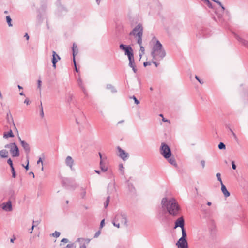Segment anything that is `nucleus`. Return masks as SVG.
I'll use <instances>...</instances> for the list:
<instances>
[{
  "mask_svg": "<svg viewBox=\"0 0 248 248\" xmlns=\"http://www.w3.org/2000/svg\"><path fill=\"white\" fill-rule=\"evenodd\" d=\"M212 0L216 2L218 5H221V2L219 1H218V0Z\"/></svg>",
  "mask_w": 248,
  "mask_h": 248,
  "instance_id": "864d4df0",
  "label": "nucleus"
},
{
  "mask_svg": "<svg viewBox=\"0 0 248 248\" xmlns=\"http://www.w3.org/2000/svg\"><path fill=\"white\" fill-rule=\"evenodd\" d=\"M7 163H8V164H9V165L10 166V167L13 166L12 161V160H11L10 158H9V159H8V160H7Z\"/></svg>",
  "mask_w": 248,
  "mask_h": 248,
  "instance_id": "4c0bfd02",
  "label": "nucleus"
},
{
  "mask_svg": "<svg viewBox=\"0 0 248 248\" xmlns=\"http://www.w3.org/2000/svg\"><path fill=\"white\" fill-rule=\"evenodd\" d=\"M186 233L184 228L182 229V237L179 239L176 245L178 248H188V243L186 240Z\"/></svg>",
  "mask_w": 248,
  "mask_h": 248,
  "instance_id": "39448f33",
  "label": "nucleus"
},
{
  "mask_svg": "<svg viewBox=\"0 0 248 248\" xmlns=\"http://www.w3.org/2000/svg\"><path fill=\"white\" fill-rule=\"evenodd\" d=\"M12 177L13 178H15L16 177V172H12Z\"/></svg>",
  "mask_w": 248,
  "mask_h": 248,
  "instance_id": "bf43d9fd",
  "label": "nucleus"
},
{
  "mask_svg": "<svg viewBox=\"0 0 248 248\" xmlns=\"http://www.w3.org/2000/svg\"><path fill=\"white\" fill-rule=\"evenodd\" d=\"M120 48L124 51L125 55L129 57H131V55H133V51L132 47L130 46H126L124 44H121L120 45Z\"/></svg>",
  "mask_w": 248,
  "mask_h": 248,
  "instance_id": "6e6552de",
  "label": "nucleus"
},
{
  "mask_svg": "<svg viewBox=\"0 0 248 248\" xmlns=\"http://www.w3.org/2000/svg\"><path fill=\"white\" fill-rule=\"evenodd\" d=\"M216 177L217 178V180L220 182L221 184L223 183L221 178V174L219 173H217L216 174Z\"/></svg>",
  "mask_w": 248,
  "mask_h": 248,
  "instance_id": "2f4dec72",
  "label": "nucleus"
},
{
  "mask_svg": "<svg viewBox=\"0 0 248 248\" xmlns=\"http://www.w3.org/2000/svg\"><path fill=\"white\" fill-rule=\"evenodd\" d=\"M128 60L129 61V66L132 68L133 72L136 73L137 71V69L135 63L134 55H131V57H129Z\"/></svg>",
  "mask_w": 248,
  "mask_h": 248,
  "instance_id": "f8f14e48",
  "label": "nucleus"
},
{
  "mask_svg": "<svg viewBox=\"0 0 248 248\" xmlns=\"http://www.w3.org/2000/svg\"><path fill=\"white\" fill-rule=\"evenodd\" d=\"M14 137V135L13 133L12 130L10 129L8 132H4L3 134V137L7 139L9 137L13 138Z\"/></svg>",
  "mask_w": 248,
  "mask_h": 248,
  "instance_id": "aec40b11",
  "label": "nucleus"
},
{
  "mask_svg": "<svg viewBox=\"0 0 248 248\" xmlns=\"http://www.w3.org/2000/svg\"><path fill=\"white\" fill-rule=\"evenodd\" d=\"M99 156H100V160L101 159H102V155L100 153H99Z\"/></svg>",
  "mask_w": 248,
  "mask_h": 248,
  "instance_id": "0e129e2a",
  "label": "nucleus"
},
{
  "mask_svg": "<svg viewBox=\"0 0 248 248\" xmlns=\"http://www.w3.org/2000/svg\"><path fill=\"white\" fill-rule=\"evenodd\" d=\"M101 0H96L97 3L99 5L100 2Z\"/></svg>",
  "mask_w": 248,
  "mask_h": 248,
  "instance_id": "69168bd1",
  "label": "nucleus"
},
{
  "mask_svg": "<svg viewBox=\"0 0 248 248\" xmlns=\"http://www.w3.org/2000/svg\"><path fill=\"white\" fill-rule=\"evenodd\" d=\"M221 191H222V193H223L224 196L225 197H229L230 196V194L228 191L225 186L223 183L221 184Z\"/></svg>",
  "mask_w": 248,
  "mask_h": 248,
  "instance_id": "6ab92c4d",
  "label": "nucleus"
},
{
  "mask_svg": "<svg viewBox=\"0 0 248 248\" xmlns=\"http://www.w3.org/2000/svg\"><path fill=\"white\" fill-rule=\"evenodd\" d=\"M110 197L109 196L107 197L106 202L104 203V207L105 208H107L108 207V205L109 201H110Z\"/></svg>",
  "mask_w": 248,
  "mask_h": 248,
  "instance_id": "cd10ccee",
  "label": "nucleus"
},
{
  "mask_svg": "<svg viewBox=\"0 0 248 248\" xmlns=\"http://www.w3.org/2000/svg\"><path fill=\"white\" fill-rule=\"evenodd\" d=\"M70 181V180L68 179H64L62 180V184L63 185H66L67 183H69V182Z\"/></svg>",
  "mask_w": 248,
  "mask_h": 248,
  "instance_id": "e433bc0d",
  "label": "nucleus"
},
{
  "mask_svg": "<svg viewBox=\"0 0 248 248\" xmlns=\"http://www.w3.org/2000/svg\"><path fill=\"white\" fill-rule=\"evenodd\" d=\"M131 99H133L134 100V102L137 105H138L140 103V101L136 98V97L135 96H132L130 97Z\"/></svg>",
  "mask_w": 248,
  "mask_h": 248,
  "instance_id": "7c9ffc66",
  "label": "nucleus"
},
{
  "mask_svg": "<svg viewBox=\"0 0 248 248\" xmlns=\"http://www.w3.org/2000/svg\"><path fill=\"white\" fill-rule=\"evenodd\" d=\"M72 51H73V62L75 64V55L78 54V48L77 45L76 43H74L73 44V47H72Z\"/></svg>",
  "mask_w": 248,
  "mask_h": 248,
  "instance_id": "a211bd4d",
  "label": "nucleus"
},
{
  "mask_svg": "<svg viewBox=\"0 0 248 248\" xmlns=\"http://www.w3.org/2000/svg\"><path fill=\"white\" fill-rule=\"evenodd\" d=\"M152 41H155L156 43L153 46L151 55L154 60L161 61L165 57L166 52L163 47L162 45L156 37H154Z\"/></svg>",
  "mask_w": 248,
  "mask_h": 248,
  "instance_id": "f03ea898",
  "label": "nucleus"
},
{
  "mask_svg": "<svg viewBox=\"0 0 248 248\" xmlns=\"http://www.w3.org/2000/svg\"><path fill=\"white\" fill-rule=\"evenodd\" d=\"M195 78L201 84H202L203 83V81L201 80L197 76H195Z\"/></svg>",
  "mask_w": 248,
  "mask_h": 248,
  "instance_id": "58836bf2",
  "label": "nucleus"
},
{
  "mask_svg": "<svg viewBox=\"0 0 248 248\" xmlns=\"http://www.w3.org/2000/svg\"><path fill=\"white\" fill-rule=\"evenodd\" d=\"M74 246V244H68L67 246H66V247L67 248H73Z\"/></svg>",
  "mask_w": 248,
  "mask_h": 248,
  "instance_id": "79ce46f5",
  "label": "nucleus"
},
{
  "mask_svg": "<svg viewBox=\"0 0 248 248\" xmlns=\"http://www.w3.org/2000/svg\"><path fill=\"white\" fill-rule=\"evenodd\" d=\"M106 88L108 90H111V92L113 93H115L117 92V90L111 84H107Z\"/></svg>",
  "mask_w": 248,
  "mask_h": 248,
  "instance_id": "5701e85b",
  "label": "nucleus"
},
{
  "mask_svg": "<svg viewBox=\"0 0 248 248\" xmlns=\"http://www.w3.org/2000/svg\"><path fill=\"white\" fill-rule=\"evenodd\" d=\"M16 238L15 237H13L10 239V242L11 243H14L15 240H16Z\"/></svg>",
  "mask_w": 248,
  "mask_h": 248,
  "instance_id": "5fc2aeb1",
  "label": "nucleus"
},
{
  "mask_svg": "<svg viewBox=\"0 0 248 248\" xmlns=\"http://www.w3.org/2000/svg\"><path fill=\"white\" fill-rule=\"evenodd\" d=\"M19 140L26 153L27 154H29L30 152V147L29 144L26 141L22 140L20 137H19Z\"/></svg>",
  "mask_w": 248,
  "mask_h": 248,
  "instance_id": "9d476101",
  "label": "nucleus"
},
{
  "mask_svg": "<svg viewBox=\"0 0 248 248\" xmlns=\"http://www.w3.org/2000/svg\"><path fill=\"white\" fill-rule=\"evenodd\" d=\"M6 18V21H7L8 24V26L9 27H12L13 26V25H12V24L11 23L12 19H11L10 16H7Z\"/></svg>",
  "mask_w": 248,
  "mask_h": 248,
  "instance_id": "bb28decb",
  "label": "nucleus"
},
{
  "mask_svg": "<svg viewBox=\"0 0 248 248\" xmlns=\"http://www.w3.org/2000/svg\"><path fill=\"white\" fill-rule=\"evenodd\" d=\"M78 82L79 86H80L81 88H83L82 87V82L80 78H79L78 79Z\"/></svg>",
  "mask_w": 248,
  "mask_h": 248,
  "instance_id": "c9c22d12",
  "label": "nucleus"
},
{
  "mask_svg": "<svg viewBox=\"0 0 248 248\" xmlns=\"http://www.w3.org/2000/svg\"><path fill=\"white\" fill-rule=\"evenodd\" d=\"M60 235V232H59L55 231L54 233L52 234V236L55 237H58Z\"/></svg>",
  "mask_w": 248,
  "mask_h": 248,
  "instance_id": "72a5a7b5",
  "label": "nucleus"
},
{
  "mask_svg": "<svg viewBox=\"0 0 248 248\" xmlns=\"http://www.w3.org/2000/svg\"><path fill=\"white\" fill-rule=\"evenodd\" d=\"M42 81L40 79H38L37 81V87L40 90H41V86Z\"/></svg>",
  "mask_w": 248,
  "mask_h": 248,
  "instance_id": "f704fd0d",
  "label": "nucleus"
},
{
  "mask_svg": "<svg viewBox=\"0 0 248 248\" xmlns=\"http://www.w3.org/2000/svg\"><path fill=\"white\" fill-rule=\"evenodd\" d=\"M226 148L225 145L223 142H220L218 145V148L219 149H225Z\"/></svg>",
  "mask_w": 248,
  "mask_h": 248,
  "instance_id": "c756f323",
  "label": "nucleus"
},
{
  "mask_svg": "<svg viewBox=\"0 0 248 248\" xmlns=\"http://www.w3.org/2000/svg\"><path fill=\"white\" fill-rule=\"evenodd\" d=\"M117 150L119 152V156L123 160H125L128 157V153H126L124 150H123L119 146L117 147Z\"/></svg>",
  "mask_w": 248,
  "mask_h": 248,
  "instance_id": "9b49d317",
  "label": "nucleus"
},
{
  "mask_svg": "<svg viewBox=\"0 0 248 248\" xmlns=\"http://www.w3.org/2000/svg\"><path fill=\"white\" fill-rule=\"evenodd\" d=\"M95 172L98 174H100V171L97 170H95Z\"/></svg>",
  "mask_w": 248,
  "mask_h": 248,
  "instance_id": "774afa93",
  "label": "nucleus"
},
{
  "mask_svg": "<svg viewBox=\"0 0 248 248\" xmlns=\"http://www.w3.org/2000/svg\"><path fill=\"white\" fill-rule=\"evenodd\" d=\"M220 7L222 8V10L224 11L225 10V8L223 5L221 3V5H219Z\"/></svg>",
  "mask_w": 248,
  "mask_h": 248,
  "instance_id": "052dcab7",
  "label": "nucleus"
},
{
  "mask_svg": "<svg viewBox=\"0 0 248 248\" xmlns=\"http://www.w3.org/2000/svg\"><path fill=\"white\" fill-rule=\"evenodd\" d=\"M127 217L125 214L120 213L116 215L113 220V224L117 228H120V224L127 225Z\"/></svg>",
  "mask_w": 248,
  "mask_h": 248,
  "instance_id": "20e7f679",
  "label": "nucleus"
},
{
  "mask_svg": "<svg viewBox=\"0 0 248 248\" xmlns=\"http://www.w3.org/2000/svg\"><path fill=\"white\" fill-rule=\"evenodd\" d=\"M35 227V224H34V225H32V227L31 228V231L30 232V233H31L32 232V231H33V229H34V228Z\"/></svg>",
  "mask_w": 248,
  "mask_h": 248,
  "instance_id": "4d7b16f0",
  "label": "nucleus"
},
{
  "mask_svg": "<svg viewBox=\"0 0 248 248\" xmlns=\"http://www.w3.org/2000/svg\"><path fill=\"white\" fill-rule=\"evenodd\" d=\"M100 232L99 231H97V232H96V233H95V235H94V237H97L99 236V235H100Z\"/></svg>",
  "mask_w": 248,
  "mask_h": 248,
  "instance_id": "c03bdc74",
  "label": "nucleus"
},
{
  "mask_svg": "<svg viewBox=\"0 0 248 248\" xmlns=\"http://www.w3.org/2000/svg\"><path fill=\"white\" fill-rule=\"evenodd\" d=\"M77 241L79 243V248H86V246L83 242L84 239L83 238H78Z\"/></svg>",
  "mask_w": 248,
  "mask_h": 248,
  "instance_id": "b1692460",
  "label": "nucleus"
},
{
  "mask_svg": "<svg viewBox=\"0 0 248 248\" xmlns=\"http://www.w3.org/2000/svg\"><path fill=\"white\" fill-rule=\"evenodd\" d=\"M104 222H105V220L104 219H103L101 222H100V227L102 228L103 227L104 225Z\"/></svg>",
  "mask_w": 248,
  "mask_h": 248,
  "instance_id": "8fccbe9b",
  "label": "nucleus"
},
{
  "mask_svg": "<svg viewBox=\"0 0 248 248\" xmlns=\"http://www.w3.org/2000/svg\"><path fill=\"white\" fill-rule=\"evenodd\" d=\"M161 204L162 208L166 209L169 214L173 216L178 215L180 207L174 198L168 199L164 197L162 199Z\"/></svg>",
  "mask_w": 248,
  "mask_h": 248,
  "instance_id": "f257e3e1",
  "label": "nucleus"
},
{
  "mask_svg": "<svg viewBox=\"0 0 248 248\" xmlns=\"http://www.w3.org/2000/svg\"><path fill=\"white\" fill-rule=\"evenodd\" d=\"M61 59L60 56L56 53L55 51H52V62L53 67L56 68V63Z\"/></svg>",
  "mask_w": 248,
  "mask_h": 248,
  "instance_id": "ddd939ff",
  "label": "nucleus"
},
{
  "mask_svg": "<svg viewBox=\"0 0 248 248\" xmlns=\"http://www.w3.org/2000/svg\"><path fill=\"white\" fill-rule=\"evenodd\" d=\"M82 191L81 193L80 196L82 199H84V198H85V197L86 196V191L84 189L82 188Z\"/></svg>",
  "mask_w": 248,
  "mask_h": 248,
  "instance_id": "473e14b6",
  "label": "nucleus"
},
{
  "mask_svg": "<svg viewBox=\"0 0 248 248\" xmlns=\"http://www.w3.org/2000/svg\"><path fill=\"white\" fill-rule=\"evenodd\" d=\"M29 160L28 159L27 160V164L26 165V166H24V165H23V166H24V167L25 168V169L26 170H28L29 169Z\"/></svg>",
  "mask_w": 248,
  "mask_h": 248,
  "instance_id": "a19ab883",
  "label": "nucleus"
},
{
  "mask_svg": "<svg viewBox=\"0 0 248 248\" xmlns=\"http://www.w3.org/2000/svg\"><path fill=\"white\" fill-rule=\"evenodd\" d=\"M181 227V229L184 228V219L183 217H181L177 219L175 223L174 228Z\"/></svg>",
  "mask_w": 248,
  "mask_h": 248,
  "instance_id": "2eb2a0df",
  "label": "nucleus"
},
{
  "mask_svg": "<svg viewBox=\"0 0 248 248\" xmlns=\"http://www.w3.org/2000/svg\"><path fill=\"white\" fill-rule=\"evenodd\" d=\"M232 168L233 170H235L236 168V166L235 165V163H234V161H232Z\"/></svg>",
  "mask_w": 248,
  "mask_h": 248,
  "instance_id": "37998d69",
  "label": "nucleus"
},
{
  "mask_svg": "<svg viewBox=\"0 0 248 248\" xmlns=\"http://www.w3.org/2000/svg\"><path fill=\"white\" fill-rule=\"evenodd\" d=\"M211 202H208L207 203V204L208 205V206H210L211 205Z\"/></svg>",
  "mask_w": 248,
  "mask_h": 248,
  "instance_id": "338daca9",
  "label": "nucleus"
},
{
  "mask_svg": "<svg viewBox=\"0 0 248 248\" xmlns=\"http://www.w3.org/2000/svg\"><path fill=\"white\" fill-rule=\"evenodd\" d=\"M74 160L70 156L66 157L65 163L67 166L70 168L71 170H73Z\"/></svg>",
  "mask_w": 248,
  "mask_h": 248,
  "instance_id": "4468645a",
  "label": "nucleus"
},
{
  "mask_svg": "<svg viewBox=\"0 0 248 248\" xmlns=\"http://www.w3.org/2000/svg\"><path fill=\"white\" fill-rule=\"evenodd\" d=\"M162 121L164 122H169V120L165 119L164 117L162 118Z\"/></svg>",
  "mask_w": 248,
  "mask_h": 248,
  "instance_id": "e2e57ef3",
  "label": "nucleus"
},
{
  "mask_svg": "<svg viewBox=\"0 0 248 248\" xmlns=\"http://www.w3.org/2000/svg\"><path fill=\"white\" fill-rule=\"evenodd\" d=\"M68 240L66 238H63L61 241L62 242H64V243H67V242H68Z\"/></svg>",
  "mask_w": 248,
  "mask_h": 248,
  "instance_id": "603ef678",
  "label": "nucleus"
},
{
  "mask_svg": "<svg viewBox=\"0 0 248 248\" xmlns=\"http://www.w3.org/2000/svg\"><path fill=\"white\" fill-rule=\"evenodd\" d=\"M1 208L6 212H11L13 210L12 202L8 200L7 202H3L1 205Z\"/></svg>",
  "mask_w": 248,
  "mask_h": 248,
  "instance_id": "1a4fd4ad",
  "label": "nucleus"
},
{
  "mask_svg": "<svg viewBox=\"0 0 248 248\" xmlns=\"http://www.w3.org/2000/svg\"><path fill=\"white\" fill-rule=\"evenodd\" d=\"M24 36L26 38L27 40L29 39V36L27 33H26Z\"/></svg>",
  "mask_w": 248,
  "mask_h": 248,
  "instance_id": "680f3d73",
  "label": "nucleus"
},
{
  "mask_svg": "<svg viewBox=\"0 0 248 248\" xmlns=\"http://www.w3.org/2000/svg\"><path fill=\"white\" fill-rule=\"evenodd\" d=\"M235 37L240 43L248 48V41L242 38L237 34H235Z\"/></svg>",
  "mask_w": 248,
  "mask_h": 248,
  "instance_id": "dca6fc26",
  "label": "nucleus"
},
{
  "mask_svg": "<svg viewBox=\"0 0 248 248\" xmlns=\"http://www.w3.org/2000/svg\"><path fill=\"white\" fill-rule=\"evenodd\" d=\"M40 163H41L42 165H43V161H42V158L41 157L39 158L38 160L37 161V163L38 164H39Z\"/></svg>",
  "mask_w": 248,
  "mask_h": 248,
  "instance_id": "09e8293b",
  "label": "nucleus"
},
{
  "mask_svg": "<svg viewBox=\"0 0 248 248\" xmlns=\"http://www.w3.org/2000/svg\"><path fill=\"white\" fill-rule=\"evenodd\" d=\"M100 169L103 171H106L108 170L107 167L105 165V163L103 161V159H101L100 162Z\"/></svg>",
  "mask_w": 248,
  "mask_h": 248,
  "instance_id": "412c9836",
  "label": "nucleus"
},
{
  "mask_svg": "<svg viewBox=\"0 0 248 248\" xmlns=\"http://www.w3.org/2000/svg\"><path fill=\"white\" fill-rule=\"evenodd\" d=\"M160 153L165 158L171 157V152L170 148L165 143H162L160 147Z\"/></svg>",
  "mask_w": 248,
  "mask_h": 248,
  "instance_id": "423d86ee",
  "label": "nucleus"
},
{
  "mask_svg": "<svg viewBox=\"0 0 248 248\" xmlns=\"http://www.w3.org/2000/svg\"><path fill=\"white\" fill-rule=\"evenodd\" d=\"M169 161V162L171 164V165H173L174 166L176 165V163L175 161V159L173 157H170L169 158H167Z\"/></svg>",
  "mask_w": 248,
  "mask_h": 248,
  "instance_id": "393cba45",
  "label": "nucleus"
},
{
  "mask_svg": "<svg viewBox=\"0 0 248 248\" xmlns=\"http://www.w3.org/2000/svg\"><path fill=\"white\" fill-rule=\"evenodd\" d=\"M139 46H140V56L141 58L142 55L144 54L145 49L142 46V44H141V45H139Z\"/></svg>",
  "mask_w": 248,
  "mask_h": 248,
  "instance_id": "a878e982",
  "label": "nucleus"
},
{
  "mask_svg": "<svg viewBox=\"0 0 248 248\" xmlns=\"http://www.w3.org/2000/svg\"><path fill=\"white\" fill-rule=\"evenodd\" d=\"M39 223H40V222H39V221H34V220H33V222H32V223H33V224H32V225H34V224H35V226H37V225L39 224Z\"/></svg>",
  "mask_w": 248,
  "mask_h": 248,
  "instance_id": "de8ad7c7",
  "label": "nucleus"
},
{
  "mask_svg": "<svg viewBox=\"0 0 248 248\" xmlns=\"http://www.w3.org/2000/svg\"><path fill=\"white\" fill-rule=\"evenodd\" d=\"M116 191V189L114 184L111 183L108 185V193L109 194L115 193Z\"/></svg>",
  "mask_w": 248,
  "mask_h": 248,
  "instance_id": "f3484780",
  "label": "nucleus"
},
{
  "mask_svg": "<svg viewBox=\"0 0 248 248\" xmlns=\"http://www.w3.org/2000/svg\"><path fill=\"white\" fill-rule=\"evenodd\" d=\"M230 130L232 132L233 137L235 139H236L237 138V136H236V134L233 132V131L231 128H230Z\"/></svg>",
  "mask_w": 248,
  "mask_h": 248,
  "instance_id": "49530a36",
  "label": "nucleus"
},
{
  "mask_svg": "<svg viewBox=\"0 0 248 248\" xmlns=\"http://www.w3.org/2000/svg\"><path fill=\"white\" fill-rule=\"evenodd\" d=\"M0 155L2 158H6L8 157V153L6 150H2L0 151Z\"/></svg>",
  "mask_w": 248,
  "mask_h": 248,
  "instance_id": "4be33fe9",
  "label": "nucleus"
},
{
  "mask_svg": "<svg viewBox=\"0 0 248 248\" xmlns=\"http://www.w3.org/2000/svg\"><path fill=\"white\" fill-rule=\"evenodd\" d=\"M29 100L28 98H26L24 101V103L26 104L27 105H29Z\"/></svg>",
  "mask_w": 248,
  "mask_h": 248,
  "instance_id": "3c124183",
  "label": "nucleus"
},
{
  "mask_svg": "<svg viewBox=\"0 0 248 248\" xmlns=\"http://www.w3.org/2000/svg\"><path fill=\"white\" fill-rule=\"evenodd\" d=\"M202 168H204L205 165V162L204 160H202L201 162Z\"/></svg>",
  "mask_w": 248,
  "mask_h": 248,
  "instance_id": "a18cd8bd",
  "label": "nucleus"
},
{
  "mask_svg": "<svg viewBox=\"0 0 248 248\" xmlns=\"http://www.w3.org/2000/svg\"><path fill=\"white\" fill-rule=\"evenodd\" d=\"M11 172H15V169H14V168L13 166L11 167Z\"/></svg>",
  "mask_w": 248,
  "mask_h": 248,
  "instance_id": "13d9d810",
  "label": "nucleus"
},
{
  "mask_svg": "<svg viewBox=\"0 0 248 248\" xmlns=\"http://www.w3.org/2000/svg\"><path fill=\"white\" fill-rule=\"evenodd\" d=\"M5 148L10 149V151L13 157H18L19 151L17 146L15 143H11L5 146Z\"/></svg>",
  "mask_w": 248,
  "mask_h": 248,
  "instance_id": "0eeeda50",
  "label": "nucleus"
},
{
  "mask_svg": "<svg viewBox=\"0 0 248 248\" xmlns=\"http://www.w3.org/2000/svg\"><path fill=\"white\" fill-rule=\"evenodd\" d=\"M151 63H152V62H144L143 63V65L145 67L147 65H150L151 64Z\"/></svg>",
  "mask_w": 248,
  "mask_h": 248,
  "instance_id": "ea45409f",
  "label": "nucleus"
},
{
  "mask_svg": "<svg viewBox=\"0 0 248 248\" xmlns=\"http://www.w3.org/2000/svg\"><path fill=\"white\" fill-rule=\"evenodd\" d=\"M143 28L141 24H138L130 32V36H133L137 40V43L141 45L142 43V35Z\"/></svg>",
  "mask_w": 248,
  "mask_h": 248,
  "instance_id": "7ed1b4c3",
  "label": "nucleus"
},
{
  "mask_svg": "<svg viewBox=\"0 0 248 248\" xmlns=\"http://www.w3.org/2000/svg\"><path fill=\"white\" fill-rule=\"evenodd\" d=\"M40 116L42 118H43L44 116V111H43L42 104L41 102L40 103Z\"/></svg>",
  "mask_w": 248,
  "mask_h": 248,
  "instance_id": "c85d7f7f",
  "label": "nucleus"
},
{
  "mask_svg": "<svg viewBox=\"0 0 248 248\" xmlns=\"http://www.w3.org/2000/svg\"><path fill=\"white\" fill-rule=\"evenodd\" d=\"M152 62L155 64V65L156 67H157V66H158V65H159V63H157V62H155V61L153 62Z\"/></svg>",
  "mask_w": 248,
  "mask_h": 248,
  "instance_id": "6e6d98bb",
  "label": "nucleus"
}]
</instances>
